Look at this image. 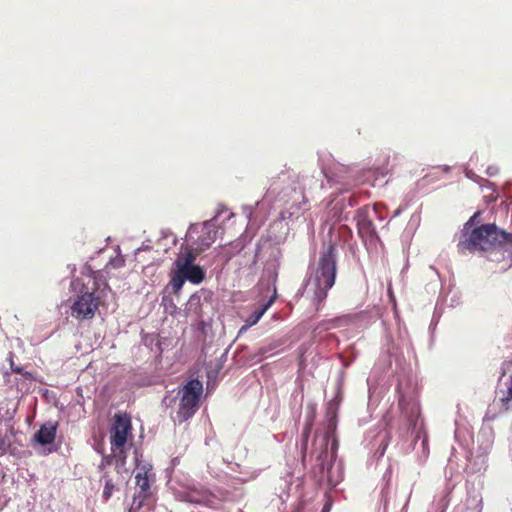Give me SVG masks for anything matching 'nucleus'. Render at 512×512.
<instances>
[{
  "mask_svg": "<svg viewBox=\"0 0 512 512\" xmlns=\"http://www.w3.org/2000/svg\"><path fill=\"white\" fill-rule=\"evenodd\" d=\"M208 291L205 289H201L192 295H190L188 301L185 304V315L187 317H193L198 319L201 317V309H202V297L207 294Z\"/></svg>",
  "mask_w": 512,
  "mask_h": 512,
  "instance_id": "nucleus-16",
  "label": "nucleus"
},
{
  "mask_svg": "<svg viewBox=\"0 0 512 512\" xmlns=\"http://www.w3.org/2000/svg\"><path fill=\"white\" fill-rule=\"evenodd\" d=\"M162 304L165 306V309L168 310V307H171L173 309H176L177 307L173 303L172 299H169L166 296L162 297Z\"/></svg>",
  "mask_w": 512,
  "mask_h": 512,
  "instance_id": "nucleus-34",
  "label": "nucleus"
},
{
  "mask_svg": "<svg viewBox=\"0 0 512 512\" xmlns=\"http://www.w3.org/2000/svg\"><path fill=\"white\" fill-rule=\"evenodd\" d=\"M392 471H393V467H392V465H389L382 477V482L384 483V486L381 490V502L383 505L384 512L389 511L390 497H389L388 485L392 478Z\"/></svg>",
  "mask_w": 512,
  "mask_h": 512,
  "instance_id": "nucleus-21",
  "label": "nucleus"
},
{
  "mask_svg": "<svg viewBox=\"0 0 512 512\" xmlns=\"http://www.w3.org/2000/svg\"><path fill=\"white\" fill-rule=\"evenodd\" d=\"M377 438L379 440V447L377 449V453L379 457H382L385 453L386 447H387V433L386 432H380L377 435Z\"/></svg>",
  "mask_w": 512,
  "mask_h": 512,
  "instance_id": "nucleus-29",
  "label": "nucleus"
},
{
  "mask_svg": "<svg viewBox=\"0 0 512 512\" xmlns=\"http://www.w3.org/2000/svg\"><path fill=\"white\" fill-rule=\"evenodd\" d=\"M379 208V204H374L371 208L365 206L356 211L354 219L356 221L358 234L365 243L374 244L378 240L372 218L373 216H377L380 220L385 219V217L380 214Z\"/></svg>",
  "mask_w": 512,
  "mask_h": 512,
  "instance_id": "nucleus-8",
  "label": "nucleus"
},
{
  "mask_svg": "<svg viewBox=\"0 0 512 512\" xmlns=\"http://www.w3.org/2000/svg\"><path fill=\"white\" fill-rule=\"evenodd\" d=\"M148 497L149 496L145 495V494L135 493L128 512H140L141 508L144 505L145 500Z\"/></svg>",
  "mask_w": 512,
  "mask_h": 512,
  "instance_id": "nucleus-27",
  "label": "nucleus"
},
{
  "mask_svg": "<svg viewBox=\"0 0 512 512\" xmlns=\"http://www.w3.org/2000/svg\"><path fill=\"white\" fill-rule=\"evenodd\" d=\"M10 368H11L12 372H14L16 374H21L24 371L23 367L15 365L13 361H11V363H10Z\"/></svg>",
  "mask_w": 512,
  "mask_h": 512,
  "instance_id": "nucleus-36",
  "label": "nucleus"
},
{
  "mask_svg": "<svg viewBox=\"0 0 512 512\" xmlns=\"http://www.w3.org/2000/svg\"><path fill=\"white\" fill-rule=\"evenodd\" d=\"M292 219L291 213L281 211L279 217L270 224L267 230V240L275 245L284 243L290 232L288 221Z\"/></svg>",
  "mask_w": 512,
  "mask_h": 512,
  "instance_id": "nucleus-12",
  "label": "nucleus"
},
{
  "mask_svg": "<svg viewBox=\"0 0 512 512\" xmlns=\"http://www.w3.org/2000/svg\"><path fill=\"white\" fill-rule=\"evenodd\" d=\"M401 212H402V208H401V207H398V208L394 211V213H393V215H392V218L398 217V216L401 214Z\"/></svg>",
  "mask_w": 512,
  "mask_h": 512,
  "instance_id": "nucleus-48",
  "label": "nucleus"
},
{
  "mask_svg": "<svg viewBox=\"0 0 512 512\" xmlns=\"http://www.w3.org/2000/svg\"><path fill=\"white\" fill-rule=\"evenodd\" d=\"M243 211L246 214L247 218L250 220L252 215V207L251 206H243Z\"/></svg>",
  "mask_w": 512,
  "mask_h": 512,
  "instance_id": "nucleus-39",
  "label": "nucleus"
},
{
  "mask_svg": "<svg viewBox=\"0 0 512 512\" xmlns=\"http://www.w3.org/2000/svg\"><path fill=\"white\" fill-rule=\"evenodd\" d=\"M102 480L104 481V489H103L102 497L104 500L107 501L112 496L113 491L115 489V485L113 483V480L111 479V477L108 475L107 472H104L101 475V481Z\"/></svg>",
  "mask_w": 512,
  "mask_h": 512,
  "instance_id": "nucleus-26",
  "label": "nucleus"
},
{
  "mask_svg": "<svg viewBox=\"0 0 512 512\" xmlns=\"http://www.w3.org/2000/svg\"><path fill=\"white\" fill-rule=\"evenodd\" d=\"M202 392V382L198 379H192L183 386L182 390L178 391L177 396L182 394L199 402Z\"/></svg>",
  "mask_w": 512,
  "mask_h": 512,
  "instance_id": "nucleus-20",
  "label": "nucleus"
},
{
  "mask_svg": "<svg viewBox=\"0 0 512 512\" xmlns=\"http://www.w3.org/2000/svg\"><path fill=\"white\" fill-rule=\"evenodd\" d=\"M180 396L179 409L177 410L175 416L173 417L174 421L178 423H183L193 417L198 409L199 402L189 398V396H184L182 394Z\"/></svg>",
  "mask_w": 512,
  "mask_h": 512,
  "instance_id": "nucleus-13",
  "label": "nucleus"
},
{
  "mask_svg": "<svg viewBox=\"0 0 512 512\" xmlns=\"http://www.w3.org/2000/svg\"><path fill=\"white\" fill-rule=\"evenodd\" d=\"M67 269L70 271L71 275L74 276L76 272V265L75 264H68Z\"/></svg>",
  "mask_w": 512,
  "mask_h": 512,
  "instance_id": "nucleus-41",
  "label": "nucleus"
},
{
  "mask_svg": "<svg viewBox=\"0 0 512 512\" xmlns=\"http://www.w3.org/2000/svg\"><path fill=\"white\" fill-rule=\"evenodd\" d=\"M80 284H81V283H80V279H79V278H74V279H72V281H71V287H72L73 289H75V288H76V286H78V285H80Z\"/></svg>",
  "mask_w": 512,
  "mask_h": 512,
  "instance_id": "nucleus-44",
  "label": "nucleus"
},
{
  "mask_svg": "<svg viewBox=\"0 0 512 512\" xmlns=\"http://www.w3.org/2000/svg\"><path fill=\"white\" fill-rule=\"evenodd\" d=\"M109 264L113 267V268H120L124 265V259L120 256H117L115 258H111L110 261H109Z\"/></svg>",
  "mask_w": 512,
  "mask_h": 512,
  "instance_id": "nucleus-33",
  "label": "nucleus"
},
{
  "mask_svg": "<svg viewBox=\"0 0 512 512\" xmlns=\"http://www.w3.org/2000/svg\"><path fill=\"white\" fill-rule=\"evenodd\" d=\"M111 455L114 457L116 468L118 470L121 469L126 462L125 446L123 448H119L116 452H112Z\"/></svg>",
  "mask_w": 512,
  "mask_h": 512,
  "instance_id": "nucleus-28",
  "label": "nucleus"
},
{
  "mask_svg": "<svg viewBox=\"0 0 512 512\" xmlns=\"http://www.w3.org/2000/svg\"><path fill=\"white\" fill-rule=\"evenodd\" d=\"M135 459H136V469L137 473L135 475L136 486L139 488L137 493L145 494L150 496V483H149V475L148 472L152 470L150 465H140L138 459V453L135 451Z\"/></svg>",
  "mask_w": 512,
  "mask_h": 512,
  "instance_id": "nucleus-15",
  "label": "nucleus"
},
{
  "mask_svg": "<svg viewBox=\"0 0 512 512\" xmlns=\"http://www.w3.org/2000/svg\"><path fill=\"white\" fill-rule=\"evenodd\" d=\"M468 462V468L473 472H480L486 469V457L483 455L472 456Z\"/></svg>",
  "mask_w": 512,
  "mask_h": 512,
  "instance_id": "nucleus-25",
  "label": "nucleus"
},
{
  "mask_svg": "<svg viewBox=\"0 0 512 512\" xmlns=\"http://www.w3.org/2000/svg\"><path fill=\"white\" fill-rule=\"evenodd\" d=\"M172 490L175 499L181 502L206 506L212 503V494L204 487L192 482L177 483L172 486Z\"/></svg>",
  "mask_w": 512,
  "mask_h": 512,
  "instance_id": "nucleus-9",
  "label": "nucleus"
},
{
  "mask_svg": "<svg viewBox=\"0 0 512 512\" xmlns=\"http://www.w3.org/2000/svg\"><path fill=\"white\" fill-rule=\"evenodd\" d=\"M347 206L352 207L350 199H348V202H346L345 198L332 201L328 209L329 218L335 222H338L342 219H347V213L344 214V210Z\"/></svg>",
  "mask_w": 512,
  "mask_h": 512,
  "instance_id": "nucleus-18",
  "label": "nucleus"
},
{
  "mask_svg": "<svg viewBox=\"0 0 512 512\" xmlns=\"http://www.w3.org/2000/svg\"><path fill=\"white\" fill-rule=\"evenodd\" d=\"M399 407L402 415L406 418L408 429L414 436V449L421 450L422 457L427 458L429 454L428 436L423 430V422L420 420V405L414 397H407L401 391V383H398Z\"/></svg>",
  "mask_w": 512,
  "mask_h": 512,
  "instance_id": "nucleus-4",
  "label": "nucleus"
},
{
  "mask_svg": "<svg viewBox=\"0 0 512 512\" xmlns=\"http://www.w3.org/2000/svg\"><path fill=\"white\" fill-rule=\"evenodd\" d=\"M234 216L233 213H230L229 216L227 217V219L229 220L230 218H232Z\"/></svg>",
  "mask_w": 512,
  "mask_h": 512,
  "instance_id": "nucleus-49",
  "label": "nucleus"
},
{
  "mask_svg": "<svg viewBox=\"0 0 512 512\" xmlns=\"http://www.w3.org/2000/svg\"><path fill=\"white\" fill-rule=\"evenodd\" d=\"M114 462V457L110 455H103L100 464L98 465V470L104 473V470L107 466H110Z\"/></svg>",
  "mask_w": 512,
  "mask_h": 512,
  "instance_id": "nucleus-31",
  "label": "nucleus"
},
{
  "mask_svg": "<svg viewBox=\"0 0 512 512\" xmlns=\"http://www.w3.org/2000/svg\"><path fill=\"white\" fill-rule=\"evenodd\" d=\"M306 410H307V420H306L305 427L302 431L300 444H299L303 463L306 461V457H307L308 440H309V436L311 434L313 420L315 418L316 405L313 403H309L307 405Z\"/></svg>",
  "mask_w": 512,
  "mask_h": 512,
  "instance_id": "nucleus-14",
  "label": "nucleus"
},
{
  "mask_svg": "<svg viewBox=\"0 0 512 512\" xmlns=\"http://www.w3.org/2000/svg\"><path fill=\"white\" fill-rule=\"evenodd\" d=\"M324 187V183L314 176L292 177L287 172H281L271 179L263 199L255 205L279 203L283 207L281 211H287L292 218H298L309 209L308 201L313 191Z\"/></svg>",
  "mask_w": 512,
  "mask_h": 512,
  "instance_id": "nucleus-2",
  "label": "nucleus"
},
{
  "mask_svg": "<svg viewBox=\"0 0 512 512\" xmlns=\"http://www.w3.org/2000/svg\"><path fill=\"white\" fill-rule=\"evenodd\" d=\"M226 210V207L220 206L213 218L200 224H191L186 234L187 241L191 242L199 251L209 248L217 238L216 219Z\"/></svg>",
  "mask_w": 512,
  "mask_h": 512,
  "instance_id": "nucleus-7",
  "label": "nucleus"
},
{
  "mask_svg": "<svg viewBox=\"0 0 512 512\" xmlns=\"http://www.w3.org/2000/svg\"><path fill=\"white\" fill-rule=\"evenodd\" d=\"M310 272L305 284V290L312 298L316 309L324 302L328 291L334 286L337 271L336 242L332 240L331 230L329 239L325 240L319 251V258Z\"/></svg>",
  "mask_w": 512,
  "mask_h": 512,
  "instance_id": "nucleus-3",
  "label": "nucleus"
},
{
  "mask_svg": "<svg viewBox=\"0 0 512 512\" xmlns=\"http://www.w3.org/2000/svg\"><path fill=\"white\" fill-rule=\"evenodd\" d=\"M367 385H368L369 394L371 395L374 384L370 378L367 379Z\"/></svg>",
  "mask_w": 512,
  "mask_h": 512,
  "instance_id": "nucleus-45",
  "label": "nucleus"
},
{
  "mask_svg": "<svg viewBox=\"0 0 512 512\" xmlns=\"http://www.w3.org/2000/svg\"><path fill=\"white\" fill-rule=\"evenodd\" d=\"M251 326H247V322L240 328L239 334L246 332Z\"/></svg>",
  "mask_w": 512,
  "mask_h": 512,
  "instance_id": "nucleus-47",
  "label": "nucleus"
},
{
  "mask_svg": "<svg viewBox=\"0 0 512 512\" xmlns=\"http://www.w3.org/2000/svg\"><path fill=\"white\" fill-rule=\"evenodd\" d=\"M173 463L177 464V458H174Z\"/></svg>",
  "mask_w": 512,
  "mask_h": 512,
  "instance_id": "nucleus-51",
  "label": "nucleus"
},
{
  "mask_svg": "<svg viewBox=\"0 0 512 512\" xmlns=\"http://www.w3.org/2000/svg\"><path fill=\"white\" fill-rule=\"evenodd\" d=\"M343 167L337 164H333L332 167L325 168L321 167V173L327 180V184L331 187L334 184H339V170H342Z\"/></svg>",
  "mask_w": 512,
  "mask_h": 512,
  "instance_id": "nucleus-23",
  "label": "nucleus"
},
{
  "mask_svg": "<svg viewBox=\"0 0 512 512\" xmlns=\"http://www.w3.org/2000/svg\"><path fill=\"white\" fill-rule=\"evenodd\" d=\"M260 250H261V246L257 245L256 250H255V255H254V262L257 261L259 255H260Z\"/></svg>",
  "mask_w": 512,
  "mask_h": 512,
  "instance_id": "nucleus-46",
  "label": "nucleus"
},
{
  "mask_svg": "<svg viewBox=\"0 0 512 512\" xmlns=\"http://www.w3.org/2000/svg\"><path fill=\"white\" fill-rule=\"evenodd\" d=\"M132 429L131 418L127 414H116L115 422L111 429V451L116 452L119 448H123L127 442L128 435Z\"/></svg>",
  "mask_w": 512,
  "mask_h": 512,
  "instance_id": "nucleus-11",
  "label": "nucleus"
},
{
  "mask_svg": "<svg viewBox=\"0 0 512 512\" xmlns=\"http://www.w3.org/2000/svg\"><path fill=\"white\" fill-rule=\"evenodd\" d=\"M501 404L503 407L508 409L510 407V404L512 403V382L510 383V386L507 388L506 392L499 398Z\"/></svg>",
  "mask_w": 512,
  "mask_h": 512,
  "instance_id": "nucleus-30",
  "label": "nucleus"
},
{
  "mask_svg": "<svg viewBox=\"0 0 512 512\" xmlns=\"http://www.w3.org/2000/svg\"><path fill=\"white\" fill-rule=\"evenodd\" d=\"M179 396H175V397H172L170 395H166L164 398H163V401L162 403L165 405V406H170L172 403H174L176 401V399L178 398Z\"/></svg>",
  "mask_w": 512,
  "mask_h": 512,
  "instance_id": "nucleus-35",
  "label": "nucleus"
},
{
  "mask_svg": "<svg viewBox=\"0 0 512 512\" xmlns=\"http://www.w3.org/2000/svg\"><path fill=\"white\" fill-rule=\"evenodd\" d=\"M332 406H333V404H332V402H330L329 403V410L332 409Z\"/></svg>",
  "mask_w": 512,
  "mask_h": 512,
  "instance_id": "nucleus-50",
  "label": "nucleus"
},
{
  "mask_svg": "<svg viewBox=\"0 0 512 512\" xmlns=\"http://www.w3.org/2000/svg\"><path fill=\"white\" fill-rule=\"evenodd\" d=\"M481 213L475 212L464 224L457 248L459 253L480 252L483 256L500 265L506 271L512 267V233L499 229L495 224L478 226Z\"/></svg>",
  "mask_w": 512,
  "mask_h": 512,
  "instance_id": "nucleus-1",
  "label": "nucleus"
},
{
  "mask_svg": "<svg viewBox=\"0 0 512 512\" xmlns=\"http://www.w3.org/2000/svg\"><path fill=\"white\" fill-rule=\"evenodd\" d=\"M21 375L24 377V379H25V380H27V381H29V382H31V381H33V380H34V377H33V375H32V373H31V372H28V371H25V370H24V371L21 373Z\"/></svg>",
  "mask_w": 512,
  "mask_h": 512,
  "instance_id": "nucleus-38",
  "label": "nucleus"
},
{
  "mask_svg": "<svg viewBox=\"0 0 512 512\" xmlns=\"http://www.w3.org/2000/svg\"><path fill=\"white\" fill-rule=\"evenodd\" d=\"M277 297L276 290L274 289V294L269 298V300L263 304L258 310L253 311L245 320L247 322V326H254L258 323L264 313L268 310V308L273 304Z\"/></svg>",
  "mask_w": 512,
  "mask_h": 512,
  "instance_id": "nucleus-22",
  "label": "nucleus"
},
{
  "mask_svg": "<svg viewBox=\"0 0 512 512\" xmlns=\"http://www.w3.org/2000/svg\"><path fill=\"white\" fill-rule=\"evenodd\" d=\"M173 463L177 464V458H174Z\"/></svg>",
  "mask_w": 512,
  "mask_h": 512,
  "instance_id": "nucleus-52",
  "label": "nucleus"
},
{
  "mask_svg": "<svg viewBox=\"0 0 512 512\" xmlns=\"http://www.w3.org/2000/svg\"><path fill=\"white\" fill-rule=\"evenodd\" d=\"M195 259L196 255L193 251L185 250L179 253L174 260V269L172 270L169 283L174 293H178L186 281L195 285L204 281L206 271L203 267L195 263Z\"/></svg>",
  "mask_w": 512,
  "mask_h": 512,
  "instance_id": "nucleus-5",
  "label": "nucleus"
},
{
  "mask_svg": "<svg viewBox=\"0 0 512 512\" xmlns=\"http://www.w3.org/2000/svg\"><path fill=\"white\" fill-rule=\"evenodd\" d=\"M372 170H374L375 173L378 175H381L382 177L386 176L389 172V169L387 166H380V165H374L372 167Z\"/></svg>",
  "mask_w": 512,
  "mask_h": 512,
  "instance_id": "nucleus-32",
  "label": "nucleus"
},
{
  "mask_svg": "<svg viewBox=\"0 0 512 512\" xmlns=\"http://www.w3.org/2000/svg\"><path fill=\"white\" fill-rule=\"evenodd\" d=\"M487 174L489 176H495L499 172V168L497 166L491 165L487 168Z\"/></svg>",
  "mask_w": 512,
  "mask_h": 512,
  "instance_id": "nucleus-37",
  "label": "nucleus"
},
{
  "mask_svg": "<svg viewBox=\"0 0 512 512\" xmlns=\"http://www.w3.org/2000/svg\"><path fill=\"white\" fill-rule=\"evenodd\" d=\"M56 428L57 425L52 422L41 425L34 435L35 441L43 446L53 443L56 437Z\"/></svg>",
  "mask_w": 512,
  "mask_h": 512,
  "instance_id": "nucleus-17",
  "label": "nucleus"
},
{
  "mask_svg": "<svg viewBox=\"0 0 512 512\" xmlns=\"http://www.w3.org/2000/svg\"><path fill=\"white\" fill-rule=\"evenodd\" d=\"M465 512H481V510L478 508V505H475L474 507H467Z\"/></svg>",
  "mask_w": 512,
  "mask_h": 512,
  "instance_id": "nucleus-43",
  "label": "nucleus"
},
{
  "mask_svg": "<svg viewBox=\"0 0 512 512\" xmlns=\"http://www.w3.org/2000/svg\"><path fill=\"white\" fill-rule=\"evenodd\" d=\"M330 443V436L328 434H324L322 436L316 437L314 445L320 447V451H317L316 449L313 451V454H316V461L318 462L319 466L321 467L322 472L326 469V478L330 485L336 486L342 479V469L339 465L338 467V475L334 477L333 475V469L335 463H333L331 460L336 457V450H337V441L335 439L331 442V448L330 451L328 449Z\"/></svg>",
  "mask_w": 512,
  "mask_h": 512,
  "instance_id": "nucleus-6",
  "label": "nucleus"
},
{
  "mask_svg": "<svg viewBox=\"0 0 512 512\" xmlns=\"http://www.w3.org/2000/svg\"><path fill=\"white\" fill-rule=\"evenodd\" d=\"M334 323H335V320H329L327 322H324L320 326L327 330V329L334 327Z\"/></svg>",
  "mask_w": 512,
  "mask_h": 512,
  "instance_id": "nucleus-40",
  "label": "nucleus"
},
{
  "mask_svg": "<svg viewBox=\"0 0 512 512\" xmlns=\"http://www.w3.org/2000/svg\"><path fill=\"white\" fill-rule=\"evenodd\" d=\"M451 490L452 487L448 485L441 493L437 494L427 512H445L450 503Z\"/></svg>",
  "mask_w": 512,
  "mask_h": 512,
  "instance_id": "nucleus-19",
  "label": "nucleus"
},
{
  "mask_svg": "<svg viewBox=\"0 0 512 512\" xmlns=\"http://www.w3.org/2000/svg\"><path fill=\"white\" fill-rule=\"evenodd\" d=\"M326 507L323 508L322 512H325Z\"/></svg>",
  "mask_w": 512,
  "mask_h": 512,
  "instance_id": "nucleus-53",
  "label": "nucleus"
},
{
  "mask_svg": "<svg viewBox=\"0 0 512 512\" xmlns=\"http://www.w3.org/2000/svg\"><path fill=\"white\" fill-rule=\"evenodd\" d=\"M99 304L100 299L94 291H89L87 287L82 285L71 306L72 316L80 321L90 320L95 316Z\"/></svg>",
  "mask_w": 512,
  "mask_h": 512,
  "instance_id": "nucleus-10",
  "label": "nucleus"
},
{
  "mask_svg": "<svg viewBox=\"0 0 512 512\" xmlns=\"http://www.w3.org/2000/svg\"><path fill=\"white\" fill-rule=\"evenodd\" d=\"M271 263L268 264L267 271L275 282L278 276V269L280 266L281 250L279 248H273L270 254Z\"/></svg>",
  "mask_w": 512,
  "mask_h": 512,
  "instance_id": "nucleus-24",
  "label": "nucleus"
},
{
  "mask_svg": "<svg viewBox=\"0 0 512 512\" xmlns=\"http://www.w3.org/2000/svg\"><path fill=\"white\" fill-rule=\"evenodd\" d=\"M272 349L271 348H261L260 351H259V355H260V359L264 358L265 354L267 352H270Z\"/></svg>",
  "mask_w": 512,
  "mask_h": 512,
  "instance_id": "nucleus-42",
  "label": "nucleus"
}]
</instances>
